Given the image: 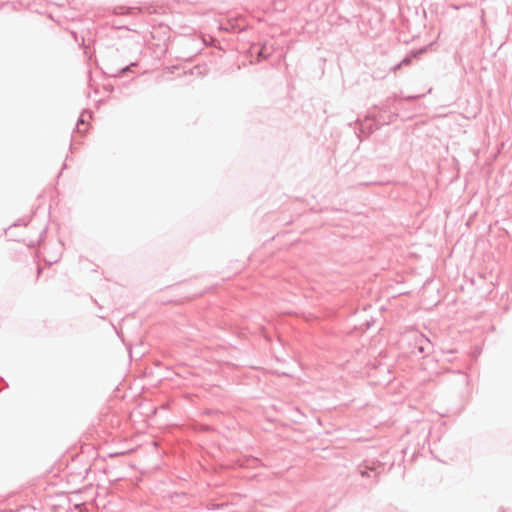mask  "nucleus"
Listing matches in <instances>:
<instances>
[{
  "label": "nucleus",
  "instance_id": "obj_1",
  "mask_svg": "<svg viewBox=\"0 0 512 512\" xmlns=\"http://www.w3.org/2000/svg\"><path fill=\"white\" fill-rule=\"evenodd\" d=\"M150 34L149 48L152 50L154 57L160 59L168 51L170 29L167 26L159 25L158 27H153Z\"/></svg>",
  "mask_w": 512,
  "mask_h": 512
},
{
  "label": "nucleus",
  "instance_id": "obj_2",
  "mask_svg": "<svg viewBox=\"0 0 512 512\" xmlns=\"http://www.w3.org/2000/svg\"><path fill=\"white\" fill-rule=\"evenodd\" d=\"M16 271L23 279H29L35 276V279L37 280L42 272V268L40 267L36 257L30 255L25 256V259H19Z\"/></svg>",
  "mask_w": 512,
  "mask_h": 512
},
{
  "label": "nucleus",
  "instance_id": "obj_3",
  "mask_svg": "<svg viewBox=\"0 0 512 512\" xmlns=\"http://www.w3.org/2000/svg\"><path fill=\"white\" fill-rule=\"evenodd\" d=\"M275 52V45L272 41L263 44H254L250 48L251 56H256L257 62L270 59Z\"/></svg>",
  "mask_w": 512,
  "mask_h": 512
},
{
  "label": "nucleus",
  "instance_id": "obj_4",
  "mask_svg": "<svg viewBox=\"0 0 512 512\" xmlns=\"http://www.w3.org/2000/svg\"><path fill=\"white\" fill-rule=\"evenodd\" d=\"M431 342L423 334H415L413 336V347L411 353L414 355L425 354L429 351Z\"/></svg>",
  "mask_w": 512,
  "mask_h": 512
},
{
  "label": "nucleus",
  "instance_id": "obj_5",
  "mask_svg": "<svg viewBox=\"0 0 512 512\" xmlns=\"http://www.w3.org/2000/svg\"><path fill=\"white\" fill-rule=\"evenodd\" d=\"M423 53V50H418V51H415L412 53V55H409V56H406L401 62H400V65H403V66H408L411 64L412 62V59L415 58V57H418L420 54Z\"/></svg>",
  "mask_w": 512,
  "mask_h": 512
},
{
  "label": "nucleus",
  "instance_id": "obj_6",
  "mask_svg": "<svg viewBox=\"0 0 512 512\" xmlns=\"http://www.w3.org/2000/svg\"><path fill=\"white\" fill-rule=\"evenodd\" d=\"M136 65H137L136 63H130L129 65H126V66L122 67L121 69L117 70V73L113 74V75L117 76L120 74H124L125 72L130 71L131 67H134Z\"/></svg>",
  "mask_w": 512,
  "mask_h": 512
},
{
  "label": "nucleus",
  "instance_id": "obj_7",
  "mask_svg": "<svg viewBox=\"0 0 512 512\" xmlns=\"http://www.w3.org/2000/svg\"><path fill=\"white\" fill-rule=\"evenodd\" d=\"M59 255H56L54 256V258H48L47 256H43V259L44 261L48 264V265H52L54 263H57L58 260H59Z\"/></svg>",
  "mask_w": 512,
  "mask_h": 512
},
{
  "label": "nucleus",
  "instance_id": "obj_8",
  "mask_svg": "<svg viewBox=\"0 0 512 512\" xmlns=\"http://www.w3.org/2000/svg\"><path fill=\"white\" fill-rule=\"evenodd\" d=\"M403 67V65H400V62L396 64L394 67H392V71L396 73L398 70H400Z\"/></svg>",
  "mask_w": 512,
  "mask_h": 512
},
{
  "label": "nucleus",
  "instance_id": "obj_9",
  "mask_svg": "<svg viewBox=\"0 0 512 512\" xmlns=\"http://www.w3.org/2000/svg\"><path fill=\"white\" fill-rule=\"evenodd\" d=\"M80 124H84L83 115L78 119L77 126H78V129H79V130H80Z\"/></svg>",
  "mask_w": 512,
  "mask_h": 512
},
{
  "label": "nucleus",
  "instance_id": "obj_10",
  "mask_svg": "<svg viewBox=\"0 0 512 512\" xmlns=\"http://www.w3.org/2000/svg\"><path fill=\"white\" fill-rule=\"evenodd\" d=\"M27 245H28V247H29V248H30L31 246H34V241L29 242Z\"/></svg>",
  "mask_w": 512,
  "mask_h": 512
}]
</instances>
